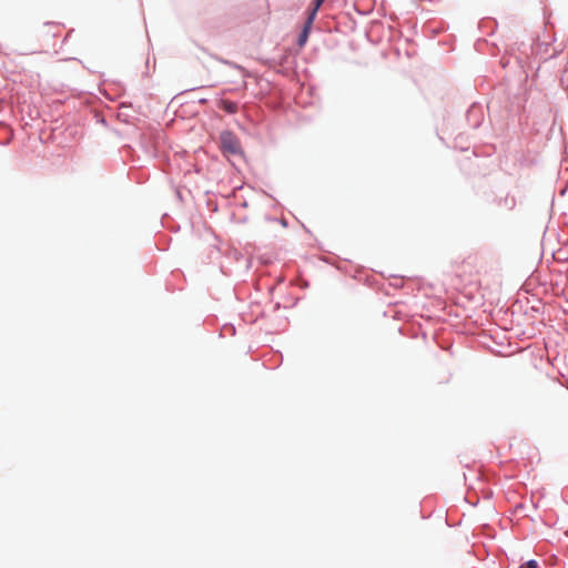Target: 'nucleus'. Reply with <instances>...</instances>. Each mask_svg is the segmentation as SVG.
Masks as SVG:
<instances>
[{
  "label": "nucleus",
  "instance_id": "nucleus-14",
  "mask_svg": "<svg viewBox=\"0 0 568 568\" xmlns=\"http://www.w3.org/2000/svg\"><path fill=\"white\" fill-rule=\"evenodd\" d=\"M281 223H282V225H283V226H287V221H286L285 219H283V220L281 221Z\"/></svg>",
  "mask_w": 568,
  "mask_h": 568
},
{
  "label": "nucleus",
  "instance_id": "nucleus-10",
  "mask_svg": "<svg viewBox=\"0 0 568 568\" xmlns=\"http://www.w3.org/2000/svg\"><path fill=\"white\" fill-rule=\"evenodd\" d=\"M324 1L325 0H312L310 6L315 8V9H317V10H320V8L322 7Z\"/></svg>",
  "mask_w": 568,
  "mask_h": 568
},
{
  "label": "nucleus",
  "instance_id": "nucleus-9",
  "mask_svg": "<svg viewBox=\"0 0 568 568\" xmlns=\"http://www.w3.org/2000/svg\"><path fill=\"white\" fill-rule=\"evenodd\" d=\"M519 568H539V564L536 559H529L521 564Z\"/></svg>",
  "mask_w": 568,
  "mask_h": 568
},
{
  "label": "nucleus",
  "instance_id": "nucleus-8",
  "mask_svg": "<svg viewBox=\"0 0 568 568\" xmlns=\"http://www.w3.org/2000/svg\"><path fill=\"white\" fill-rule=\"evenodd\" d=\"M520 108H521L520 103L515 105L513 102H510V103H506V105H505V110L508 114L518 113L520 111Z\"/></svg>",
  "mask_w": 568,
  "mask_h": 568
},
{
  "label": "nucleus",
  "instance_id": "nucleus-2",
  "mask_svg": "<svg viewBox=\"0 0 568 568\" xmlns=\"http://www.w3.org/2000/svg\"><path fill=\"white\" fill-rule=\"evenodd\" d=\"M161 138L162 134L160 132L140 134L139 145L148 160L158 159L160 156L158 143Z\"/></svg>",
  "mask_w": 568,
  "mask_h": 568
},
{
  "label": "nucleus",
  "instance_id": "nucleus-6",
  "mask_svg": "<svg viewBox=\"0 0 568 568\" xmlns=\"http://www.w3.org/2000/svg\"><path fill=\"white\" fill-rule=\"evenodd\" d=\"M311 31H312V27H310L308 24H305L303 23V27L297 36V39H296V44L298 47H304L308 40V37L311 34Z\"/></svg>",
  "mask_w": 568,
  "mask_h": 568
},
{
  "label": "nucleus",
  "instance_id": "nucleus-11",
  "mask_svg": "<svg viewBox=\"0 0 568 568\" xmlns=\"http://www.w3.org/2000/svg\"><path fill=\"white\" fill-rule=\"evenodd\" d=\"M130 106H132L131 102H121L120 103V109L130 108Z\"/></svg>",
  "mask_w": 568,
  "mask_h": 568
},
{
  "label": "nucleus",
  "instance_id": "nucleus-1",
  "mask_svg": "<svg viewBox=\"0 0 568 568\" xmlns=\"http://www.w3.org/2000/svg\"><path fill=\"white\" fill-rule=\"evenodd\" d=\"M219 148L224 156L245 158L239 136L231 130H223L219 136Z\"/></svg>",
  "mask_w": 568,
  "mask_h": 568
},
{
  "label": "nucleus",
  "instance_id": "nucleus-17",
  "mask_svg": "<svg viewBox=\"0 0 568 568\" xmlns=\"http://www.w3.org/2000/svg\"><path fill=\"white\" fill-rule=\"evenodd\" d=\"M246 205H247V203H246V201H244V202L242 203V206H244V207H245Z\"/></svg>",
  "mask_w": 568,
  "mask_h": 568
},
{
  "label": "nucleus",
  "instance_id": "nucleus-5",
  "mask_svg": "<svg viewBox=\"0 0 568 568\" xmlns=\"http://www.w3.org/2000/svg\"><path fill=\"white\" fill-rule=\"evenodd\" d=\"M219 108L222 109L227 114H235L239 110V105L235 101L221 99L219 102Z\"/></svg>",
  "mask_w": 568,
  "mask_h": 568
},
{
  "label": "nucleus",
  "instance_id": "nucleus-12",
  "mask_svg": "<svg viewBox=\"0 0 568 568\" xmlns=\"http://www.w3.org/2000/svg\"><path fill=\"white\" fill-rule=\"evenodd\" d=\"M199 103H201V104H205V103H207V99L202 98V99H200V100H199Z\"/></svg>",
  "mask_w": 568,
  "mask_h": 568
},
{
  "label": "nucleus",
  "instance_id": "nucleus-13",
  "mask_svg": "<svg viewBox=\"0 0 568 568\" xmlns=\"http://www.w3.org/2000/svg\"><path fill=\"white\" fill-rule=\"evenodd\" d=\"M99 122H100V123H102V124H104V125H106V120H105L103 116H101V119L99 120Z\"/></svg>",
  "mask_w": 568,
  "mask_h": 568
},
{
  "label": "nucleus",
  "instance_id": "nucleus-7",
  "mask_svg": "<svg viewBox=\"0 0 568 568\" xmlns=\"http://www.w3.org/2000/svg\"><path fill=\"white\" fill-rule=\"evenodd\" d=\"M317 12H318V10H317V9H315V8H313V7H311V6H310V7L307 8V10H306V14H307V16H306V19H305L304 23H305V24H308L310 27H312V28H313V23H314V21H315V19H316Z\"/></svg>",
  "mask_w": 568,
  "mask_h": 568
},
{
  "label": "nucleus",
  "instance_id": "nucleus-4",
  "mask_svg": "<svg viewBox=\"0 0 568 568\" xmlns=\"http://www.w3.org/2000/svg\"><path fill=\"white\" fill-rule=\"evenodd\" d=\"M485 118L484 105L479 102H474L466 111V120L469 126L478 129Z\"/></svg>",
  "mask_w": 568,
  "mask_h": 568
},
{
  "label": "nucleus",
  "instance_id": "nucleus-3",
  "mask_svg": "<svg viewBox=\"0 0 568 568\" xmlns=\"http://www.w3.org/2000/svg\"><path fill=\"white\" fill-rule=\"evenodd\" d=\"M485 201L489 204H494L496 207L507 211H513L517 205L515 195L509 192L505 194H498L494 191L485 193Z\"/></svg>",
  "mask_w": 568,
  "mask_h": 568
},
{
  "label": "nucleus",
  "instance_id": "nucleus-15",
  "mask_svg": "<svg viewBox=\"0 0 568 568\" xmlns=\"http://www.w3.org/2000/svg\"><path fill=\"white\" fill-rule=\"evenodd\" d=\"M11 141V138H9L6 142H3V144H9Z\"/></svg>",
  "mask_w": 568,
  "mask_h": 568
},
{
  "label": "nucleus",
  "instance_id": "nucleus-16",
  "mask_svg": "<svg viewBox=\"0 0 568 568\" xmlns=\"http://www.w3.org/2000/svg\"><path fill=\"white\" fill-rule=\"evenodd\" d=\"M232 333L235 334V327L231 325Z\"/></svg>",
  "mask_w": 568,
  "mask_h": 568
}]
</instances>
